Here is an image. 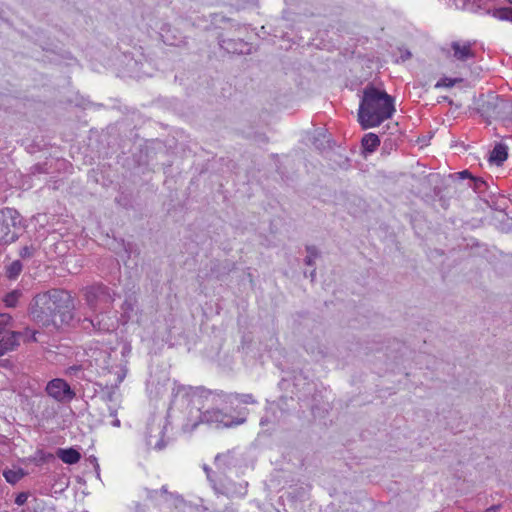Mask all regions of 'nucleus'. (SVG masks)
<instances>
[{"label": "nucleus", "instance_id": "obj_2", "mask_svg": "<svg viewBox=\"0 0 512 512\" xmlns=\"http://www.w3.org/2000/svg\"><path fill=\"white\" fill-rule=\"evenodd\" d=\"M63 307V292L61 290H51L33 298L29 306V315L34 321L42 325H56L57 318L62 324L64 322Z\"/></svg>", "mask_w": 512, "mask_h": 512}, {"label": "nucleus", "instance_id": "obj_29", "mask_svg": "<svg viewBox=\"0 0 512 512\" xmlns=\"http://www.w3.org/2000/svg\"><path fill=\"white\" fill-rule=\"evenodd\" d=\"M28 500V493L21 492L15 498V504L18 506H23Z\"/></svg>", "mask_w": 512, "mask_h": 512}, {"label": "nucleus", "instance_id": "obj_39", "mask_svg": "<svg viewBox=\"0 0 512 512\" xmlns=\"http://www.w3.org/2000/svg\"><path fill=\"white\" fill-rule=\"evenodd\" d=\"M90 461H91L92 463H95L96 465H98V464H97V459H96L95 457H91V458H90Z\"/></svg>", "mask_w": 512, "mask_h": 512}, {"label": "nucleus", "instance_id": "obj_7", "mask_svg": "<svg viewBox=\"0 0 512 512\" xmlns=\"http://www.w3.org/2000/svg\"><path fill=\"white\" fill-rule=\"evenodd\" d=\"M200 423H206L210 425L215 424L217 427L221 425L225 427L231 426L229 416L227 414L219 409H208L200 413L199 419L197 421H194L191 424L189 422L184 424L183 430L185 432H192Z\"/></svg>", "mask_w": 512, "mask_h": 512}, {"label": "nucleus", "instance_id": "obj_1", "mask_svg": "<svg viewBox=\"0 0 512 512\" xmlns=\"http://www.w3.org/2000/svg\"><path fill=\"white\" fill-rule=\"evenodd\" d=\"M394 112V100L384 90L372 85L364 88L358 110V120L363 129L381 125L391 118Z\"/></svg>", "mask_w": 512, "mask_h": 512}, {"label": "nucleus", "instance_id": "obj_16", "mask_svg": "<svg viewBox=\"0 0 512 512\" xmlns=\"http://www.w3.org/2000/svg\"><path fill=\"white\" fill-rule=\"evenodd\" d=\"M23 265L19 260H15L5 267V274L10 280H15L22 272Z\"/></svg>", "mask_w": 512, "mask_h": 512}, {"label": "nucleus", "instance_id": "obj_9", "mask_svg": "<svg viewBox=\"0 0 512 512\" xmlns=\"http://www.w3.org/2000/svg\"><path fill=\"white\" fill-rule=\"evenodd\" d=\"M165 427L160 424H148L146 431V444L157 451H161L166 447Z\"/></svg>", "mask_w": 512, "mask_h": 512}, {"label": "nucleus", "instance_id": "obj_18", "mask_svg": "<svg viewBox=\"0 0 512 512\" xmlns=\"http://www.w3.org/2000/svg\"><path fill=\"white\" fill-rule=\"evenodd\" d=\"M492 16L499 20H507L512 22V8L503 7L494 9L492 11Z\"/></svg>", "mask_w": 512, "mask_h": 512}, {"label": "nucleus", "instance_id": "obj_6", "mask_svg": "<svg viewBox=\"0 0 512 512\" xmlns=\"http://www.w3.org/2000/svg\"><path fill=\"white\" fill-rule=\"evenodd\" d=\"M12 316L8 313H0V356L13 350L18 345L20 333L11 330Z\"/></svg>", "mask_w": 512, "mask_h": 512}, {"label": "nucleus", "instance_id": "obj_10", "mask_svg": "<svg viewBox=\"0 0 512 512\" xmlns=\"http://www.w3.org/2000/svg\"><path fill=\"white\" fill-rule=\"evenodd\" d=\"M474 45L475 42L471 41H452L450 44L451 56L460 62L472 60L476 57Z\"/></svg>", "mask_w": 512, "mask_h": 512}, {"label": "nucleus", "instance_id": "obj_3", "mask_svg": "<svg viewBox=\"0 0 512 512\" xmlns=\"http://www.w3.org/2000/svg\"><path fill=\"white\" fill-rule=\"evenodd\" d=\"M480 112L489 123L495 120L510 124L512 123V96H493L482 104Z\"/></svg>", "mask_w": 512, "mask_h": 512}, {"label": "nucleus", "instance_id": "obj_23", "mask_svg": "<svg viewBox=\"0 0 512 512\" xmlns=\"http://www.w3.org/2000/svg\"><path fill=\"white\" fill-rule=\"evenodd\" d=\"M237 42L233 40H225V39H219V45L221 48L225 49L228 52L235 53L238 51L237 49Z\"/></svg>", "mask_w": 512, "mask_h": 512}, {"label": "nucleus", "instance_id": "obj_34", "mask_svg": "<svg viewBox=\"0 0 512 512\" xmlns=\"http://www.w3.org/2000/svg\"><path fill=\"white\" fill-rule=\"evenodd\" d=\"M126 377V370H122L117 375V384H120Z\"/></svg>", "mask_w": 512, "mask_h": 512}, {"label": "nucleus", "instance_id": "obj_24", "mask_svg": "<svg viewBox=\"0 0 512 512\" xmlns=\"http://www.w3.org/2000/svg\"><path fill=\"white\" fill-rule=\"evenodd\" d=\"M191 391H192L191 387H186L184 385H176L173 388V395H174V397H178L180 395H182L184 397V396H188Z\"/></svg>", "mask_w": 512, "mask_h": 512}, {"label": "nucleus", "instance_id": "obj_25", "mask_svg": "<svg viewBox=\"0 0 512 512\" xmlns=\"http://www.w3.org/2000/svg\"><path fill=\"white\" fill-rule=\"evenodd\" d=\"M36 250H37V247L33 244L30 246H24L20 250V256L22 258H30L35 254Z\"/></svg>", "mask_w": 512, "mask_h": 512}, {"label": "nucleus", "instance_id": "obj_28", "mask_svg": "<svg viewBox=\"0 0 512 512\" xmlns=\"http://www.w3.org/2000/svg\"><path fill=\"white\" fill-rule=\"evenodd\" d=\"M89 323L93 326L94 329L100 332H108L111 331V328L109 326H101V322L97 320V323L94 322V320H89Z\"/></svg>", "mask_w": 512, "mask_h": 512}, {"label": "nucleus", "instance_id": "obj_41", "mask_svg": "<svg viewBox=\"0 0 512 512\" xmlns=\"http://www.w3.org/2000/svg\"><path fill=\"white\" fill-rule=\"evenodd\" d=\"M507 1L512 4V0H507Z\"/></svg>", "mask_w": 512, "mask_h": 512}, {"label": "nucleus", "instance_id": "obj_11", "mask_svg": "<svg viewBox=\"0 0 512 512\" xmlns=\"http://www.w3.org/2000/svg\"><path fill=\"white\" fill-rule=\"evenodd\" d=\"M214 463L218 469L227 470L234 467L237 460L233 450H228L224 453H219L215 456Z\"/></svg>", "mask_w": 512, "mask_h": 512}, {"label": "nucleus", "instance_id": "obj_4", "mask_svg": "<svg viewBox=\"0 0 512 512\" xmlns=\"http://www.w3.org/2000/svg\"><path fill=\"white\" fill-rule=\"evenodd\" d=\"M22 228L23 219L17 210L7 207L0 211V244L14 242Z\"/></svg>", "mask_w": 512, "mask_h": 512}, {"label": "nucleus", "instance_id": "obj_36", "mask_svg": "<svg viewBox=\"0 0 512 512\" xmlns=\"http://www.w3.org/2000/svg\"><path fill=\"white\" fill-rule=\"evenodd\" d=\"M57 456L59 459H61L62 461H64V449L60 448L57 450Z\"/></svg>", "mask_w": 512, "mask_h": 512}, {"label": "nucleus", "instance_id": "obj_17", "mask_svg": "<svg viewBox=\"0 0 512 512\" xmlns=\"http://www.w3.org/2000/svg\"><path fill=\"white\" fill-rule=\"evenodd\" d=\"M22 293L20 290H13L5 295L3 302L6 307L13 308L17 305Z\"/></svg>", "mask_w": 512, "mask_h": 512}, {"label": "nucleus", "instance_id": "obj_32", "mask_svg": "<svg viewBox=\"0 0 512 512\" xmlns=\"http://www.w3.org/2000/svg\"><path fill=\"white\" fill-rule=\"evenodd\" d=\"M203 469L207 475L208 480L210 481L211 485L213 486V481H215V480L211 478L212 469L210 467H208L207 465H204Z\"/></svg>", "mask_w": 512, "mask_h": 512}, {"label": "nucleus", "instance_id": "obj_31", "mask_svg": "<svg viewBox=\"0 0 512 512\" xmlns=\"http://www.w3.org/2000/svg\"><path fill=\"white\" fill-rule=\"evenodd\" d=\"M75 397V391L66 383V402Z\"/></svg>", "mask_w": 512, "mask_h": 512}, {"label": "nucleus", "instance_id": "obj_27", "mask_svg": "<svg viewBox=\"0 0 512 512\" xmlns=\"http://www.w3.org/2000/svg\"><path fill=\"white\" fill-rule=\"evenodd\" d=\"M237 399L244 404H252L256 402L252 394H240Z\"/></svg>", "mask_w": 512, "mask_h": 512}, {"label": "nucleus", "instance_id": "obj_26", "mask_svg": "<svg viewBox=\"0 0 512 512\" xmlns=\"http://www.w3.org/2000/svg\"><path fill=\"white\" fill-rule=\"evenodd\" d=\"M53 455L52 454H45L43 451H38L36 454H35V457H34V460L36 462H46L48 461V459H53Z\"/></svg>", "mask_w": 512, "mask_h": 512}, {"label": "nucleus", "instance_id": "obj_13", "mask_svg": "<svg viewBox=\"0 0 512 512\" xmlns=\"http://www.w3.org/2000/svg\"><path fill=\"white\" fill-rule=\"evenodd\" d=\"M363 151L373 153L380 145V138L375 133H367L361 140Z\"/></svg>", "mask_w": 512, "mask_h": 512}, {"label": "nucleus", "instance_id": "obj_37", "mask_svg": "<svg viewBox=\"0 0 512 512\" xmlns=\"http://www.w3.org/2000/svg\"><path fill=\"white\" fill-rule=\"evenodd\" d=\"M112 425L114 427H120L121 423H120V420L119 419H115L113 422H112Z\"/></svg>", "mask_w": 512, "mask_h": 512}, {"label": "nucleus", "instance_id": "obj_20", "mask_svg": "<svg viewBox=\"0 0 512 512\" xmlns=\"http://www.w3.org/2000/svg\"><path fill=\"white\" fill-rule=\"evenodd\" d=\"M307 256L305 258V264L308 266H312L314 264L315 259L318 257V251L315 246H307L306 247Z\"/></svg>", "mask_w": 512, "mask_h": 512}, {"label": "nucleus", "instance_id": "obj_21", "mask_svg": "<svg viewBox=\"0 0 512 512\" xmlns=\"http://www.w3.org/2000/svg\"><path fill=\"white\" fill-rule=\"evenodd\" d=\"M470 187H472L475 192L482 193L485 191L487 184L481 178L471 177Z\"/></svg>", "mask_w": 512, "mask_h": 512}, {"label": "nucleus", "instance_id": "obj_12", "mask_svg": "<svg viewBox=\"0 0 512 512\" xmlns=\"http://www.w3.org/2000/svg\"><path fill=\"white\" fill-rule=\"evenodd\" d=\"M47 394L61 402L64 399V380L57 378L51 380L46 386Z\"/></svg>", "mask_w": 512, "mask_h": 512}, {"label": "nucleus", "instance_id": "obj_33", "mask_svg": "<svg viewBox=\"0 0 512 512\" xmlns=\"http://www.w3.org/2000/svg\"><path fill=\"white\" fill-rule=\"evenodd\" d=\"M458 176H459V178H461V179L469 178L470 180H471V177H472V175L469 173V171H468V170H464V171L459 172V173H458Z\"/></svg>", "mask_w": 512, "mask_h": 512}, {"label": "nucleus", "instance_id": "obj_38", "mask_svg": "<svg viewBox=\"0 0 512 512\" xmlns=\"http://www.w3.org/2000/svg\"><path fill=\"white\" fill-rule=\"evenodd\" d=\"M72 302V299L69 298H66V305H65V308L68 309L70 307L69 303Z\"/></svg>", "mask_w": 512, "mask_h": 512}, {"label": "nucleus", "instance_id": "obj_19", "mask_svg": "<svg viewBox=\"0 0 512 512\" xmlns=\"http://www.w3.org/2000/svg\"><path fill=\"white\" fill-rule=\"evenodd\" d=\"M80 459L81 452L79 449L74 447L66 448V464H76Z\"/></svg>", "mask_w": 512, "mask_h": 512}, {"label": "nucleus", "instance_id": "obj_5", "mask_svg": "<svg viewBox=\"0 0 512 512\" xmlns=\"http://www.w3.org/2000/svg\"><path fill=\"white\" fill-rule=\"evenodd\" d=\"M87 305L93 310H105L110 308L115 300V293L104 284L98 283L88 286L84 290Z\"/></svg>", "mask_w": 512, "mask_h": 512}, {"label": "nucleus", "instance_id": "obj_15", "mask_svg": "<svg viewBox=\"0 0 512 512\" xmlns=\"http://www.w3.org/2000/svg\"><path fill=\"white\" fill-rule=\"evenodd\" d=\"M3 476L8 483L15 484L25 476V472L21 468L8 469L4 470Z\"/></svg>", "mask_w": 512, "mask_h": 512}, {"label": "nucleus", "instance_id": "obj_8", "mask_svg": "<svg viewBox=\"0 0 512 512\" xmlns=\"http://www.w3.org/2000/svg\"><path fill=\"white\" fill-rule=\"evenodd\" d=\"M248 483L246 481L235 482L227 477L213 481V489L217 494L227 497H244L247 494Z\"/></svg>", "mask_w": 512, "mask_h": 512}, {"label": "nucleus", "instance_id": "obj_30", "mask_svg": "<svg viewBox=\"0 0 512 512\" xmlns=\"http://www.w3.org/2000/svg\"><path fill=\"white\" fill-rule=\"evenodd\" d=\"M79 374H83L81 366H71L66 369V375H75L76 377H80Z\"/></svg>", "mask_w": 512, "mask_h": 512}, {"label": "nucleus", "instance_id": "obj_35", "mask_svg": "<svg viewBox=\"0 0 512 512\" xmlns=\"http://www.w3.org/2000/svg\"><path fill=\"white\" fill-rule=\"evenodd\" d=\"M123 309H124L125 312L132 311L133 310V304L126 300L124 302V304H123Z\"/></svg>", "mask_w": 512, "mask_h": 512}, {"label": "nucleus", "instance_id": "obj_22", "mask_svg": "<svg viewBox=\"0 0 512 512\" xmlns=\"http://www.w3.org/2000/svg\"><path fill=\"white\" fill-rule=\"evenodd\" d=\"M461 79L457 78H449V77H443L441 78L436 84L435 88H441V87H453L457 82H460Z\"/></svg>", "mask_w": 512, "mask_h": 512}, {"label": "nucleus", "instance_id": "obj_14", "mask_svg": "<svg viewBox=\"0 0 512 512\" xmlns=\"http://www.w3.org/2000/svg\"><path fill=\"white\" fill-rule=\"evenodd\" d=\"M507 156V147L503 144H497L490 152L489 162L500 165L507 159Z\"/></svg>", "mask_w": 512, "mask_h": 512}, {"label": "nucleus", "instance_id": "obj_40", "mask_svg": "<svg viewBox=\"0 0 512 512\" xmlns=\"http://www.w3.org/2000/svg\"><path fill=\"white\" fill-rule=\"evenodd\" d=\"M315 274H316V273H315V270L311 272V278H312V280L314 279Z\"/></svg>", "mask_w": 512, "mask_h": 512}]
</instances>
